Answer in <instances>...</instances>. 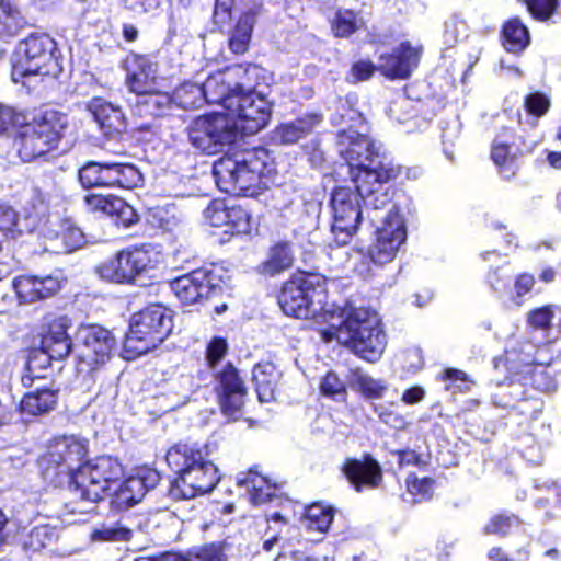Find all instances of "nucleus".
<instances>
[{
	"mask_svg": "<svg viewBox=\"0 0 561 561\" xmlns=\"http://www.w3.org/2000/svg\"><path fill=\"white\" fill-rule=\"evenodd\" d=\"M335 125L351 124L337 133V150L345 161L355 188L340 186L330 198L332 211L331 234L337 247L350 243L367 218L373 225L391 201L388 182L397 179L400 167L381 151V145L371 140L365 131L366 125L359 113L345 110L334 115Z\"/></svg>",
	"mask_w": 561,
	"mask_h": 561,
	"instance_id": "obj_1",
	"label": "nucleus"
},
{
	"mask_svg": "<svg viewBox=\"0 0 561 561\" xmlns=\"http://www.w3.org/2000/svg\"><path fill=\"white\" fill-rule=\"evenodd\" d=\"M330 333L339 343L351 348L360 358L376 363L387 346V335L378 313L368 308L335 307L327 319Z\"/></svg>",
	"mask_w": 561,
	"mask_h": 561,
	"instance_id": "obj_2",
	"label": "nucleus"
},
{
	"mask_svg": "<svg viewBox=\"0 0 561 561\" xmlns=\"http://www.w3.org/2000/svg\"><path fill=\"white\" fill-rule=\"evenodd\" d=\"M165 460L178 474L168 489L174 501L191 500L210 492L219 481L217 467L205 459L198 444L174 445L168 450Z\"/></svg>",
	"mask_w": 561,
	"mask_h": 561,
	"instance_id": "obj_3",
	"label": "nucleus"
},
{
	"mask_svg": "<svg viewBox=\"0 0 561 561\" xmlns=\"http://www.w3.org/2000/svg\"><path fill=\"white\" fill-rule=\"evenodd\" d=\"M268 160V151L261 147L224 156L213 165L218 188L238 196L257 194Z\"/></svg>",
	"mask_w": 561,
	"mask_h": 561,
	"instance_id": "obj_4",
	"label": "nucleus"
},
{
	"mask_svg": "<svg viewBox=\"0 0 561 561\" xmlns=\"http://www.w3.org/2000/svg\"><path fill=\"white\" fill-rule=\"evenodd\" d=\"M124 469L115 457L103 455L84 462L70 478L71 512L88 513L123 477Z\"/></svg>",
	"mask_w": 561,
	"mask_h": 561,
	"instance_id": "obj_5",
	"label": "nucleus"
},
{
	"mask_svg": "<svg viewBox=\"0 0 561 561\" xmlns=\"http://www.w3.org/2000/svg\"><path fill=\"white\" fill-rule=\"evenodd\" d=\"M172 313L162 305H150L131 317L122 356L133 360L154 350L171 333Z\"/></svg>",
	"mask_w": 561,
	"mask_h": 561,
	"instance_id": "obj_6",
	"label": "nucleus"
},
{
	"mask_svg": "<svg viewBox=\"0 0 561 561\" xmlns=\"http://www.w3.org/2000/svg\"><path fill=\"white\" fill-rule=\"evenodd\" d=\"M278 305L287 316L308 319L323 313L325 321L336 307L327 304L325 280L317 275L287 280L278 295Z\"/></svg>",
	"mask_w": 561,
	"mask_h": 561,
	"instance_id": "obj_7",
	"label": "nucleus"
},
{
	"mask_svg": "<svg viewBox=\"0 0 561 561\" xmlns=\"http://www.w3.org/2000/svg\"><path fill=\"white\" fill-rule=\"evenodd\" d=\"M67 127L66 114L46 110L20 129L14 148L23 162H31L55 149Z\"/></svg>",
	"mask_w": 561,
	"mask_h": 561,
	"instance_id": "obj_8",
	"label": "nucleus"
},
{
	"mask_svg": "<svg viewBox=\"0 0 561 561\" xmlns=\"http://www.w3.org/2000/svg\"><path fill=\"white\" fill-rule=\"evenodd\" d=\"M62 67L56 42L47 34H31L19 44L12 61V80L28 76L58 77Z\"/></svg>",
	"mask_w": 561,
	"mask_h": 561,
	"instance_id": "obj_9",
	"label": "nucleus"
},
{
	"mask_svg": "<svg viewBox=\"0 0 561 561\" xmlns=\"http://www.w3.org/2000/svg\"><path fill=\"white\" fill-rule=\"evenodd\" d=\"M87 454L85 439L76 435L55 437L38 460L43 478L55 485L67 482L70 488V478L83 465Z\"/></svg>",
	"mask_w": 561,
	"mask_h": 561,
	"instance_id": "obj_10",
	"label": "nucleus"
},
{
	"mask_svg": "<svg viewBox=\"0 0 561 561\" xmlns=\"http://www.w3.org/2000/svg\"><path fill=\"white\" fill-rule=\"evenodd\" d=\"M161 261V253L152 244L127 248L118 251L96 267L99 276L114 284H133L136 279L154 270Z\"/></svg>",
	"mask_w": 561,
	"mask_h": 561,
	"instance_id": "obj_11",
	"label": "nucleus"
},
{
	"mask_svg": "<svg viewBox=\"0 0 561 561\" xmlns=\"http://www.w3.org/2000/svg\"><path fill=\"white\" fill-rule=\"evenodd\" d=\"M186 130L192 147L206 154L224 151L238 138L236 123L224 113L198 116L190 123Z\"/></svg>",
	"mask_w": 561,
	"mask_h": 561,
	"instance_id": "obj_12",
	"label": "nucleus"
},
{
	"mask_svg": "<svg viewBox=\"0 0 561 561\" xmlns=\"http://www.w3.org/2000/svg\"><path fill=\"white\" fill-rule=\"evenodd\" d=\"M228 278L221 265L211 263L176 277L170 285L179 300L194 305L219 296Z\"/></svg>",
	"mask_w": 561,
	"mask_h": 561,
	"instance_id": "obj_13",
	"label": "nucleus"
},
{
	"mask_svg": "<svg viewBox=\"0 0 561 561\" xmlns=\"http://www.w3.org/2000/svg\"><path fill=\"white\" fill-rule=\"evenodd\" d=\"M228 117L236 123L237 131L242 129L245 134H256L266 126L271 117V104L256 93L251 87L242 88L236 99H231Z\"/></svg>",
	"mask_w": 561,
	"mask_h": 561,
	"instance_id": "obj_14",
	"label": "nucleus"
},
{
	"mask_svg": "<svg viewBox=\"0 0 561 561\" xmlns=\"http://www.w3.org/2000/svg\"><path fill=\"white\" fill-rule=\"evenodd\" d=\"M537 140L530 136L516 135L511 128L504 127L496 135L491 148V159L501 175L510 180L520 165L522 158L530 153Z\"/></svg>",
	"mask_w": 561,
	"mask_h": 561,
	"instance_id": "obj_15",
	"label": "nucleus"
},
{
	"mask_svg": "<svg viewBox=\"0 0 561 561\" xmlns=\"http://www.w3.org/2000/svg\"><path fill=\"white\" fill-rule=\"evenodd\" d=\"M382 226L377 228L376 240L369 247L370 260L377 265L387 264L397 256L407 240V226L400 209L393 205L386 216H380Z\"/></svg>",
	"mask_w": 561,
	"mask_h": 561,
	"instance_id": "obj_16",
	"label": "nucleus"
},
{
	"mask_svg": "<svg viewBox=\"0 0 561 561\" xmlns=\"http://www.w3.org/2000/svg\"><path fill=\"white\" fill-rule=\"evenodd\" d=\"M216 392L220 410L230 420H239L244 405L247 388L236 367L228 363L216 374Z\"/></svg>",
	"mask_w": 561,
	"mask_h": 561,
	"instance_id": "obj_17",
	"label": "nucleus"
},
{
	"mask_svg": "<svg viewBox=\"0 0 561 561\" xmlns=\"http://www.w3.org/2000/svg\"><path fill=\"white\" fill-rule=\"evenodd\" d=\"M77 341L81 347V360L91 368L106 363L116 345L112 332L96 324L80 327Z\"/></svg>",
	"mask_w": 561,
	"mask_h": 561,
	"instance_id": "obj_18",
	"label": "nucleus"
},
{
	"mask_svg": "<svg viewBox=\"0 0 561 561\" xmlns=\"http://www.w3.org/2000/svg\"><path fill=\"white\" fill-rule=\"evenodd\" d=\"M250 71H256V67L249 66L244 69L243 67L238 66L227 69L226 71H219L210 75L201 85L206 103L220 104L228 111L230 106H232V104H230V99H236L243 88V84L241 83H236L234 87H232L231 80L241 72L249 73Z\"/></svg>",
	"mask_w": 561,
	"mask_h": 561,
	"instance_id": "obj_19",
	"label": "nucleus"
},
{
	"mask_svg": "<svg viewBox=\"0 0 561 561\" xmlns=\"http://www.w3.org/2000/svg\"><path fill=\"white\" fill-rule=\"evenodd\" d=\"M160 474L154 469H142L136 476L128 477L114 491L112 506L119 511L128 510L139 503L145 494L158 485Z\"/></svg>",
	"mask_w": 561,
	"mask_h": 561,
	"instance_id": "obj_20",
	"label": "nucleus"
},
{
	"mask_svg": "<svg viewBox=\"0 0 561 561\" xmlns=\"http://www.w3.org/2000/svg\"><path fill=\"white\" fill-rule=\"evenodd\" d=\"M342 471L350 484L357 492H362L366 489H376L382 481L381 467L369 454H365L360 459H346Z\"/></svg>",
	"mask_w": 561,
	"mask_h": 561,
	"instance_id": "obj_21",
	"label": "nucleus"
},
{
	"mask_svg": "<svg viewBox=\"0 0 561 561\" xmlns=\"http://www.w3.org/2000/svg\"><path fill=\"white\" fill-rule=\"evenodd\" d=\"M420 60V51L409 42H403L391 53L381 54L377 69L388 78L405 79L410 77Z\"/></svg>",
	"mask_w": 561,
	"mask_h": 561,
	"instance_id": "obj_22",
	"label": "nucleus"
},
{
	"mask_svg": "<svg viewBox=\"0 0 561 561\" xmlns=\"http://www.w3.org/2000/svg\"><path fill=\"white\" fill-rule=\"evenodd\" d=\"M126 84L136 95L157 85L158 65L150 57L131 54L125 60Z\"/></svg>",
	"mask_w": 561,
	"mask_h": 561,
	"instance_id": "obj_23",
	"label": "nucleus"
},
{
	"mask_svg": "<svg viewBox=\"0 0 561 561\" xmlns=\"http://www.w3.org/2000/svg\"><path fill=\"white\" fill-rule=\"evenodd\" d=\"M83 202L89 211L106 215L118 226L130 227L138 219L135 209L114 195L87 194Z\"/></svg>",
	"mask_w": 561,
	"mask_h": 561,
	"instance_id": "obj_24",
	"label": "nucleus"
},
{
	"mask_svg": "<svg viewBox=\"0 0 561 561\" xmlns=\"http://www.w3.org/2000/svg\"><path fill=\"white\" fill-rule=\"evenodd\" d=\"M20 304H33L54 296L60 289V280L53 275H21L13 280Z\"/></svg>",
	"mask_w": 561,
	"mask_h": 561,
	"instance_id": "obj_25",
	"label": "nucleus"
},
{
	"mask_svg": "<svg viewBox=\"0 0 561 561\" xmlns=\"http://www.w3.org/2000/svg\"><path fill=\"white\" fill-rule=\"evenodd\" d=\"M100 129L107 138H115L126 131L127 122L122 108L102 98H93L87 104Z\"/></svg>",
	"mask_w": 561,
	"mask_h": 561,
	"instance_id": "obj_26",
	"label": "nucleus"
},
{
	"mask_svg": "<svg viewBox=\"0 0 561 561\" xmlns=\"http://www.w3.org/2000/svg\"><path fill=\"white\" fill-rule=\"evenodd\" d=\"M70 323L68 317H59L48 325L47 333L41 340V350L47 362L60 360L70 354L72 348V341L68 334Z\"/></svg>",
	"mask_w": 561,
	"mask_h": 561,
	"instance_id": "obj_27",
	"label": "nucleus"
},
{
	"mask_svg": "<svg viewBox=\"0 0 561 561\" xmlns=\"http://www.w3.org/2000/svg\"><path fill=\"white\" fill-rule=\"evenodd\" d=\"M262 11V2L253 0L251 5L242 12L229 38L232 53L242 55L248 50L256 18Z\"/></svg>",
	"mask_w": 561,
	"mask_h": 561,
	"instance_id": "obj_28",
	"label": "nucleus"
},
{
	"mask_svg": "<svg viewBox=\"0 0 561 561\" xmlns=\"http://www.w3.org/2000/svg\"><path fill=\"white\" fill-rule=\"evenodd\" d=\"M142 182L139 169L121 160L105 161V186L133 190Z\"/></svg>",
	"mask_w": 561,
	"mask_h": 561,
	"instance_id": "obj_29",
	"label": "nucleus"
},
{
	"mask_svg": "<svg viewBox=\"0 0 561 561\" xmlns=\"http://www.w3.org/2000/svg\"><path fill=\"white\" fill-rule=\"evenodd\" d=\"M39 228L37 215L21 217L13 207L0 204V230L11 234L12 238L23 233H32Z\"/></svg>",
	"mask_w": 561,
	"mask_h": 561,
	"instance_id": "obj_30",
	"label": "nucleus"
},
{
	"mask_svg": "<svg viewBox=\"0 0 561 561\" xmlns=\"http://www.w3.org/2000/svg\"><path fill=\"white\" fill-rule=\"evenodd\" d=\"M321 121L322 116L319 114H307L294 122L280 125L275 130V139L283 145L295 144L309 135L313 128L321 123Z\"/></svg>",
	"mask_w": 561,
	"mask_h": 561,
	"instance_id": "obj_31",
	"label": "nucleus"
},
{
	"mask_svg": "<svg viewBox=\"0 0 561 561\" xmlns=\"http://www.w3.org/2000/svg\"><path fill=\"white\" fill-rule=\"evenodd\" d=\"M58 391L51 388H41L24 394L20 403L22 414L32 416L53 411L57 404Z\"/></svg>",
	"mask_w": 561,
	"mask_h": 561,
	"instance_id": "obj_32",
	"label": "nucleus"
},
{
	"mask_svg": "<svg viewBox=\"0 0 561 561\" xmlns=\"http://www.w3.org/2000/svg\"><path fill=\"white\" fill-rule=\"evenodd\" d=\"M279 377V371L270 362L259 363L254 366L252 380L261 402H270L275 399Z\"/></svg>",
	"mask_w": 561,
	"mask_h": 561,
	"instance_id": "obj_33",
	"label": "nucleus"
},
{
	"mask_svg": "<svg viewBox=\"0 0 561 561\" xmlns=\"http://www.w3.org/2000/svg\"><path fill=\"white\" fill-rule=\"evenodd\" d=\"M502 38L504 48L513 54H520L530 43L529 31L519 18H512L503 25Z\"/></svg>",
	"mask_w": 561,
	"mask_h": 561,
	"instance_id": "obj_34",
	"label": "nucleus"
},
{
	"mask_svg": "<svg viewBox=\"0 0 561 561\" xmlns=\"http://www.w3.org/2000/svg\"><path fill=\"white\" fill-rule=\"evenodd\" d=\"M139 115L163 116L172 106V98L168 93L157 90V87L149 91L136 95L135 103Z\"/></svg>",
	"mask_w": 561,
	"mask_h": 561,
	"instance_id": "obj_35",
	"label": "nucleus"
},
{
	"mask_svg": "<svg viewBox=\"0 0 561 561\" xmlns=\"http://www.w3.org/2000/svg\"><path fill=\"white\" fill-rule=\"evenodd\" d=\"M294 251L289 242H278L268 251L266 261L261 264V272L266 275H277L293 266Z\"/></svg>",
	"mask_w": 561,
	"mask_h": 561,
	"instance_id": "obj_36",
	"label": "nucleus"
},
{
	"mask_svg": "<svg viewBox=\"0 0 561 561\" xmlns=\"http://www.w3.org/2000/svg\"><path fill=\"white\" fill-rule=\"evenodd\" d=\"M334 514L335 510L332 506L317 502L306 507L301 522L308 530L324 534L329 530Z\"/></svg>",
	"mask_w": 561,
	"mask_h": 561,
	"instance_id": "obj_37",
	"label": "nucleus"
},
{
	"mask_svg": "<svg viewBox=\"0 0 561 561\" xmlns=\"http://www.w3.org/2000/svg\"><path fill=\"white\" fill-rule=\"evenodd\" d=\"M192 394V378L182 376L176 383H172L168 392L157 397L160 408L163 411H172L183 407Z\"/></svg>",
	"mask_w": 561,
	"mask_h": 561,
	"instance_id": "obj_38",
	"label": "nucleus"
},
{
	"mask_svg": "<svg viewBox=\"0 0 561 561\" xmlns=\"http://www.w3.org/2000/svg\"><path fill=\"white\" fill-rule=\"evenodd\" d=\"M238 484L247 488L250 500L255 505L272 501L277 489L276 484L272 485L266 478L253 474L252 471L249 473L248 478L240 479Z\"/></svg>",
	"mask_w": 561,
	"mask_h": 561,
	"instance_id": "obj_39",
	"label": "nucleus"
},
{
	"mask_svg": "<svg viewBox=\"0 0 561 561\" xmlns=\"http://www.w3.org/2000/svg\"><path fill=\"white\" fill-rule=\"evenodd\" d=\"M527 399L525 386L516 381L499 385L493 393L494 405L503 409H519V402Z\"/></svg>",
	"mask_w": 561,
	"mask_h": 561,
	"instance_id": "obj_40",
	"label": "nucleus"
},
{
	"mask_svg": "<svg viewBox=\"0 0 561 561\" xmlns=\"http://www.w3.org/2000/svg\"><path fill=\"white\" fill-rule=\"evenodd\" d=\"M131 535L133 530L122 519L106 520L94 528L91 539L94 542H119L128 541Z\"/></svg>",
	"mask_w": 561,
	"mask_h": 561,
	"instance_id": "obj_41",
	"label": "nucleus"
},
{
	"mask_svg": "<svg viewBox=\"0 0 561 561\" xmlns=\"http://www.w3.org/2000/svg\"><path fill=\"white\" fill-rule=\"evenodd\" d=\"M26 21L11 0H0V37L14 36Z\"/></svg>",
	"mask_w": 561,
	"mask_h": 561,
	"instance_id": "obj_42",
	"label": "nucleus"
},
{
	"mask_svg": "<svg viewBox=\"0 0 561 561\" xmlns=\"http://www.w3.org/2000/svg\"><path fill=\"white\" fill-rule=\"evenodd\" d=\"M172 104L183 110H193L201 107L206 103L202 87L193 82H184L174 89Z\"/></svg>",
	"mask_w": 561,
	"mask_h": 561,
	"instance_id": "obj_43",
	"label": "nucleus"
},
{
	"mask_svg": "<svg viewBox=\"0 0 561 561\" xmlns=\"http://www.w3.org/2000/svg\"><path fill=\"white\" fill-rule=\"evenodd\" d=\"M350 385L357 388L365 397L374 399L381 398L386 390V385L381 380L371 378L359 368L351 370Z\"/></svg>",
	"mask_w": 561,
	"mask_h": 561,
	"instance_id": "obj_44",
	"label": "nucleus"
},
{
	"mask_svg": "<svg viewBox=\"0 0 561 561\" xmlns=\"http://www.w3.org/2000/svg\"><path fill=\"white\" fill-rule=\"evenodd\" d=\"M57 530L48 525L33 527L23 539V547L26 551L36 552L51 545L57 540Z\"/></svg>",
	"mask_w": 561,
	"mask_h": 561,
	"instance_id": "obj_45",
	"label": "nucleus"
},
{
	"mask_svg": "<svg viewBox=\"0 0 561 561\" xmlns=\"http://www.w3.org/2000/svg\"><path fill=\"white\" fill-rule=\"evenodd\" d=\"M362 23V19L353 10L339 9L335 12L331 28L336 37H348L359 28Z\"/></svg>",
	"mask_w": 561,
	"mask_h": 561,
	"instance_id": "obj_46",
	"label": "nucleus"
},
{
	"mask_svg": "<svg viewBox=\"0 0 561 561\" xmlns=\"http://www.w3.org/2000/svg\"><path fill=\"white\" fill-rule=\"evenodd\" d=\"M78 176L84 188L105 186V161H88L79 169Z\"/></svg>",
	"mask_w": 561,
	"mask_h": 561,
	"instance_id": "obj_47",
	"label": "nucleus"
},
{
	"mask_svg": "<svg viewBox=\"0 0 561 561\" xmlns=\"http://www.w3.org/2000/svg\"><path fill=\"white\" fill-rule=\"evenodd\" d=\"M64 227V243L54 244L53 253H69L81 248L85 240L84 234L80 228L76 227L69 220H62Z\"/></svg>",
	"mask_w": 561,
	"mask_h": 561,
	"instance_id": "obj_48",
	"label": "nucleus"
},
{
	"mask_svg": "<svg viewBox=\"0 0 561 561\" xmlns=\"http://www.w3.org/2000/svg\"><path fill=\"white\" fill-rule=\"evenodd\" d=\"M520 519L514 514H499L493 516L484 526V534L505 536L520 526Z\"/></svg>",
	"mask_w": 561,
	"mask_h": 561,
	"instance_id": "obj_49",
	"label": "nucleus"
},
{
	"mask_svg": "<svg viewBox=\"0 0 561 561\" xmlns=\"http://www.w3.org/2000/svg\"><path fill=\"white\" fill-rule=\"evenodd\" d=\"M250 230V215L240 206L227 208V225L225 232L231 234L247 233Z\"/></svg>",
	"mask_w": 561,
	"mask_h": 561,
	"instance_id": "obj_50",
	"label": "nucleus"
},
{
	"mask_svg": "<svg viewBox=\"0 0 561 561\" xmlns=\"http://www.w3.org/2000/svg\"><path fill=\"white\" fill-rule=\"evenodd\" d=\"M320 391L323 396L331 398L337 402H343L346 400V386L343 380L339 378V376L329 371L320 382Z\"/></svg>",
	"mask_w": 561,
	"mask_h": 561,
	"instance_id": "obj_51",
	"label": "nucleus"
},
{
	"mask_svg": "<svg viewBox=\"0 0 561 561\" xmlns=\"http://www.w3.org/2000/svg\"><path fill=\"white\" fill-rule=\"evenodd\" d=\"M407 490L412 496H417L414 501H423L431 499L434 489V480L428 477L419 478L414 473H410L405 480Z\"/></svg>",
	"mask_w": 561,
	"mask_h": 561,
	"instance_id": "obj_52",
	"label": "nucleus"
},
{
	"mask_svg": "<svg viewBox=\"0 0 561 561\" xmlns=\"http://www.w3.org/2000/svg\"><path fill=\"white\" fill-rule=\"evenodd\" d=\"M227 204L221 199H213L204 210L205 220L214 227H226Z\"/></svg>",
	"mask_w": 561,
	"mask_h": 561,
	"instance_id": "obj_53",
	"label": "nucleus"
},
{
	"mask_svg": "<svg viewBox=\"0 0 561 561\" xmlns=\"http://www.w3.org/2000/svg\"><path fill=\"white\" fill-rule=\"evenodd\" d=\"M528 12L540 21L550 19L559 7V0H526Z\"/></svg>",
	"mask_w": 561,
	"mask_h": 561,
	"instance_id": "obj_54",
	"label": "nucleus"
},
{
	"mask_svg": "<svg viewBox=\"0 0 561 561\" xmlns=\"http://www.w3.org/2000/svg\"><path fill=\"white\" fill-rule=\"evenodd\" d=\"M43 238H44V249L45 251L53 253V247L54 244L64 243L62 237H64V227L62 221L56 219V220H48L44 230H43Z\"/></svg>",
	"mask_w": 561,
	"mask_h": 561,
	"instance_id": "obj_55",
	"label": "nucleus"
},
{
	"mask_svg": "<svg viewBox=\"0 0 561 561\" xmlns=\"http://www.w3.org/2000/svg\"><path fill=\"white\" fill-rule=\"evenodd\" d=\"M530 380L534 388L541 392H551L557 388L556 380L542 367H529Z\"/></svg>",
	"mask_w": 561,
	"mask_h": 561,
	"instance_id": "obj_56",
	"label": "nucleus"
},
{
	"mask_svg": "<svg viewBox=\"0 0 561 561\" xmlns=\"http://www.w3.org/2000/svg\"><path fill=\"white\" fill-rule=\"evenodd\" d=\"M467 36V25L465 21L459 20L457 16L450 18L445 23L444 42L451 46L456 44L461 37Z\"/></svg>",
	"mask_w": 561,
	"mask_h": 561,
	"instance_id": "obj_57",
	"label": "nucleus"
},
{
	"mask_svg": "<svg viewBox=\"0 0 561 561\" xmlns=\"http://www.w3.org/2000/svg\"><path fill=\"white\" fill-rule=\"evenodd\" d=\"M524 106L528 114L540 117L547 113L550 101L545 94L535 92L525 98Z\"/></svg>",
	"mask_w": 561,
	"mask_h": 561,
	"instance_id": "obj_58",
	"label": "nucleus"
},
{
	"mask_svg": "<svg viewBox=\"0 0 561 561\" xmlns=\"http://www.w3.org/2000/svg\"><path fill=\"white\" fill-rule=\"evenodd\" d=\"M227 353V342L221 337H214L206 351V359L209 367L215 368V366L225 357Z\"/></svg>",
	"mask_w": 561,
	"mask_h": 561,
	"instance_id": "obj_59",
	"label": "nucleus"
},
{
	"mask_svg": "<svg viewBox=\"0 0 561 561\" xmlns=\"http://www.w3.org/2000/svg\"><path fill=\"white\" fill-rule=\"evenodd\" d=\"M553 318V310L550 306L535 309L528 314V323L536 329H546Z\"/></svg>",
	"mask_w": 561,
	"mask_h": 561,
	"instance_id": "obj_60",
	"label": "nucleus"
},
{
	"mask_svg": "<svg viewBox=\"0 0 561 561\" xmlns=\"http://www.w3.org/2000/svg\"><path fill=\"white\" fill-rule=\"evenodd\" d=\"M535 285V277L531 274L523 273L515 279L514 290L515 297L513 300L516 305H522V298L528 294Z\"/></svg>",
	"mask_w": 561,
	"mask_h": 561,
	"instance_id": "obj_61",
	"label": "nucleus"
},
{
	"mask_svg": "<svg viewBox=\"0 0 561 561\" xmlns=\"http://www.w3.org/2000/svg\"><path fill=\"white\" fill-rule=\"evenodd\" d=\"M375 411L378 413L379 419L388 426L396 428V430H403L407 426L405 419L393 412L392 410L379 405L375 408Z\"/></svg>",
	"mask_w": 561,
	"mask_h": 561,
	"instance_id": "obj_62",
	"label": "nucleus"
},
{
	"mask_svg": "<svg viewBox=\"0 0 561 561\" xmlns=\"http://www.w3.org/2000/svg\"><path fill=\"white\" fill-rule=\"evenodd\" d=\"M398 461L400 466H416L423 468L428 463L427 457L416 453L413 449H403L398 453Z\"/></svg>",
	"mask_w": 561,
	"mask_h": 561,
	"instance_id": "obj_63",
	"label": "nucleus"
},
{
	"mask_svg": "<svg viewBox=\"0 0 561 561\" xmlns=\"http://www.w3.org/2000/svg\"><path fill=\"white\" fill-rule=\"evenodd\" d=\"M486 283L492 291L497 295L503 294L507 286L508 279L501 274V270L491 268L486 274Z\"/></svg>",
	"mask_w": 561,
	"mask_h": 561,
	"instance_id": "obj_64",
	"label": "nucleus"
}]
</instances>
